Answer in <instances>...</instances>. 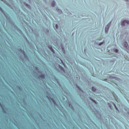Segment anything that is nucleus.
<instances>
[{
    "mask_svg": "<svg viewBox=\"0 0 129 129\" xmlns=\"http://www.w3.org/2000/svg\"><path fill=\"white\" fill-rule=\"evenodd\" d=\"M2 2L3 1V0H2Z\"/></svg>",
    "mask_w": 129,
    "mask_h": 129,
    "instance_id": "obj_11",
    "label": "nucleus"
},
{
    "mask_svg": "<svg viewBox=\"0 0 129 129\" xmlns=\"http://www.w3.org/2000/svg\"><path fill=\"white\" fill-rule=\"evenodd\" d=\"M49 49H50V50H51L52 52H54V50L53 49V48L52 47V46H48Z\"/></svg>",
    "mask_w": 129,
    "mask_h": 129,
    "instance_id": "obj_4",
    "label": "nucleus"
},
{
    "mask_svg": "<svg viewBox=\"0 0 129 129\" xmlns=\"http://www.w3.org/2000/svg\"><path fill=\"white\" fill-rule=\"evenodd\" d=\"M115 52L116 53H117V52H118V49H115Z\"/></svg>",
    "mask_w": 129,
    "mask_h": 129,
    "instance_id": "obj_7",
    "label": "nucleus"
},
{
    "mask_svg": "<svg viewBox=\"0 0 129 129\" xmlns=\"http://www.w3.org/2000/svg\"><path fill=\"white\" fill-rule=\"evenodd\" d=\"M105 30V33H107V32H108V30H109V24H108L106 26Z\"/></svg>",
    "mask_w": 129,
    "mask_h": 129,
    "instance_id": "obj_2",
    "label": "nucleus"
},
{
    "mask_svg": "<svg viewBox=\"0 0 129 129\" xmlns=\"http://www.w3.org/2000/svg\"><path fill=\"white\" fill-rule=\"evenodd\" d=\"M55 28L56 29H58V25L57 24H56L55 25Z\"/></svg>",
    "mask_w": 129,
    "mask_h": 129,
    "instance_id": "obj_9",
    "label": "nucleus"
},
{
    "mask_svg": "<svg viewBox=\"0 0 129 129\" xmlns=\"http://www.w3.org/2000/svg\"><path fill=\"white\" fill-rule=\"evenodd\" d=\"M92 90L94 92H95V91H96V89L95 88H94V87H93L92 88Z\"/></svg>",
    "mask_w": 129,
    "mask_h": 129,
    "instance_id": "obj_5",
    "label": "nucleus"
},
{
    "mask_svg": "<svg viewBox=\"0 0 129 129\" xmlns=\"http://www.w3.org/2000/svg\"><path fill=\"white\" fill-rule=\"evenodd\" d=\"M127 42H125L124 44V48L127 49Z\"/></svg>",
    "mask_w": 129,
    "mask_h": 129,
    "instance_id": "obj_3",
    "label": "nucleus"
},
{
    "mask_svg": "<svg viewBox=\"0 0 129 129\" xmlns=\"http://www.w3.org/2000/svg\"><path fill=\"white\" fill-rule=\"evenodd\" d=\"M125 24H127V25H129V21L124 20L123 22H121V25L122 27H123L125 26Z\"/></svg>",
    "mask_w": 129,
    "mask_h": 129,
    "instance_id": "obj_1",
    "label": "nucleus"
},
{
    "mask_svg": "<svg viewBox=\"0 0 129 129\" xmlns=\"http://www.w3.org/2000/svg\"><path fill=\"white\" fill-rule=\"evenodd\" d=\"M55 1L52 2L51 3L52 7H55Z\"/></svg>",
    "mask_w": 129,
    "mask_h": 129,
    "instance_id": "obj_6",
    "label": "nucleus"
},
{
    "mask_svg": "<svg viewBox=\"0 0 129 129\" xmlns=\"http://www.w3.org/2000/svg\"><path fill=\"white\" fill-rule=\"evenodd\" d=\"M40 77H41V78H45V76L44 75H42Z\"/></svg>",
    "mask_w": 129,
    "mask_h": 129,
    "instance_id": "obj_8",
    "label": "nucleus"
},
{
    "mask_svg": "<svg viewBox=\"0 0 129 129\" xmlns=\"http://www.w3.org/2000/svg\"><path fill=\"white\" fill-rule=\"evenodd\" d=\"M115 108H116V109H117V108H116V106H115Z\"/></svg>",
    "mask_w": 129,
    "mask_h": 129,
    "instance_id": "obj_10",
    "label": "nucleus"
}]
</instances>
